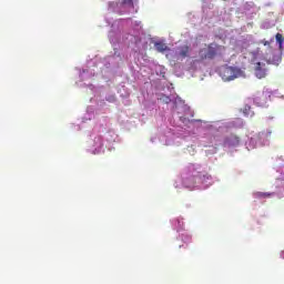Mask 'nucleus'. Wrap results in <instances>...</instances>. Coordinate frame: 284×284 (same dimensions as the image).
<instances>
[{
    "mask_svg": "<svg viewBox=\"0 0 284 284\" xmlns=\"http://www.w3.org/2000/svg\"><path fill=\"white\" fill-rule=\"evenodd\" d=\"M225 50V47L216 44V43H210L206 48L200 49L199 51V58L200 61H205V59H216V57H221L223 54V51Z\"/></svg>",
    "mask_w": 284,
    "mask_h": 284,
    "instance_id": "f257e3e1",
    "label": "nucleus"
},
{
    "mask_svg": "<svg viewBox=\"0 0 284 284\" xmlns=\"http://www.w3.org/2000/svg\"><path fill=\"white\" fill-rule=\"evenodd\" d=\"M220 77L223 81H234V79H239V77H241V70L224 65L220 69Z\"/></svg>",
    "mask_w": 284,
    "mask_h": 284,
    "instance_id": "f03ea898",
    "label": "nucleus"
},
{
    "mask_svg": "<svg viewBox=\"0 0 284 284\" xmlns=\"http://www.w3.org/2000/svg\"><path fill=\"white\" fill-rule=\"evenodd\" d=\"M255 77L257 79H265V77H267V68L265 67V63L263 62L255 63Z\"/></svg>",
    "mask_w": 284,
    "mask_h": 284,
    "instance_id": "7ed1b4c3",
    "label": "nucleus"
},
{
    "mask_svg": "<svg viewBox=\"0 0 284 284\" xmlns=\"http://www.w3.org/2000/svg\"><path fill=\"white\" fill-rule=\"evenodd\" d=\"M190 45L184 44L178 48V57H181V59H186V57H190Z\"/></svg>",
    "mask_w": 284,
    "mask_h": 284,
    "instance_id": "20e7f679",
    "label": "nucleus"
},
{
    "mask_svg": "<svg viewBox=\"0 0 284 284\" xmlns=\"http://www.w3.org/2000/svg\"><path fill=\"white\" fill-rule=\"evenodd\" d=\"M154 48L158 52H168V50H170L168 44H165L163 41L155 42Z\"/></svg>",
    "mask_w": 284,
    "mask_h": 284,
    "instance_id": "39448f33",
    "label": "nucleus"
},
{
    "mask_svg": "<svg viewBox=\"0 0 284 284\" xmlns=\"http://www.w3.org/2000/svg\"><path fill=\"white\" fill-rule=\"evenodd\" d=\"M274 193H265V192H257L255 193L256 199H270V196H273Z\"/></svg>",
    "mask_w": 284,
    "mask_h": 284,
    "instance_id": "423d86ee",
    "label": "nucleus"
},
{
    "mask_svg": "<svg viewBox=\"0 0 284 284\" xmlns=\"http://www.w3.org/2000/svg\"><path fill=\"white\" fill-rule=\"evenodd\" d=\"M275 40H276V43H278V48L281 50L283 48V41H284L283 34L276 33L275 34Z\"/></svg>",
    "mask_w": 284,
    "mask_h": 284,
    "instance_id": "0eeeda50",
    "label": "nucleus"
},
{
    "mask_svg": "<svg viewBox=\"0 0 284 284\" xmlns=\"http://www.w3.org/2000/svg\"><path fill=\"white\" fill-rule=\"evenodd\" d=\"M97 148H103V138H101V136L98 138Z\"/></svg>",
    "mask_w": 284,
    "mask_h": 284,
    "instance_id": "6e6552de",
    "label": "nucleus"
},
{
    "mask_svg": "<svg viewBox=\"0 0 284 284\" xmlns=\"http://www.w3.org/2000/svg\"><path fill=\"white\" fill-rule=\"evenodd\" d=\"M231 139H233L235 141V143H232V145L239 144V136L232 135Z\"/></svg>",
    "mask_w": 284,
    "mask_h": 284,
    "instance_id": "1a4fd4ad",
    "label": "nucleus"
},
{
    "mask_svg": "<svg viewBox=\"0 0 284 284\" xmlns=\"http://www.w3.org/2000/svg\"><path fill=\"white\" fill-rule=\"evenodd\" d=\"M263 45H270V41H263Z\"/></svg>",
    "mask_w": 284,
    "mask_h": 284,
    "instance_id": "9d476101",
    "label": "nucleus"
},
{
    "mask_svg": "<svg viewBox=\"0 0 284 284\" xmlns=\"http://www.w3.org/2000/svg\"><path fill=\"white\" fill-rule=\"evenodd\" d=\"M281 256H282V258H284V251L282 252Z\"/></svg>",
    "mask_w": 284,
    "mask_h": 284,
    "instance_id": "9b49d317",
    "label": "nucleus"
}]
</instances>
